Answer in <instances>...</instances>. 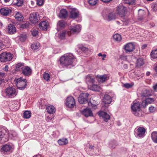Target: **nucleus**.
I'll return each instance as SVG.
<instances>
[{"label":"nucleus","mask_w":157,"mask_h":157,"mask_svg":"<svg viewBox=\"0 0 157 157\" xmlns=\"http://www.w3.org/2000/svg\"><path fill=\"white\" fill-rule=\"evenodd\" d=\"M149 110L150 113H153L156 111V108L153 106H151L149 108Z\"/></svg>","instance_id":"45"},{"label":"nucleus","mask_w":157,"mask_h":157,"mask_svg":"<svg viewBox=\"0 0 157 157\" xmlns=\"http://www.w3.org/2000/svg\"><path fill=\"white\" fill-rule=\"evenodd\" d=\"M40 44L38 42L35 43L31 45V48L32 50H36L40 49Z\"/></svg>","instance_id":"30"},{"label":"nucleus","mask_w":157,"mask_h":157,"mask_svg":"<svg viewBox=\"0 0 157 157\" xmlns=\"http://www.w3.org/2000/svg\"><path fill=\"white\" fill-rule=\"evenodd\" d=\"M124 48L126 53H129L133 51L135 48V46L132 43L127 44L124 46Z\"/></svg>","instance_id":"10"},{"label":"nucleus","mask_w":157,"mask_h":157,"mask_svg":"<svg viewBox=\"0 0 157 157\" xmlns=\"http://www.w3.org/2000/svg\"><path fill=\"white\" fill-rule=\"evenodd\" d=\"M31 113L29 111H25L23 113V118L25 119H29L31 117Z\"/></svg>","instance_id":"33"},{"label":"nucleus","mask_w":157,"mask_h":157,"mask_svg":"<svg viewBox=\"0 0 157 157\" xmlns=\"http://www.w3.org/2000/svg\"><path fill=\"white\" fill-rule=\"evenodd\" d=\"M65 104L66 106L69 108H73L75 105V103L74 98L72 96L68 97Z\"/></svg>","instance_id":"11"},{"label":"nucleus","mask_w":157,"mask_h":157,"mask_svg":"<svg viewBox=\"0 0 157 157\" xmlns=\"http://www.w3.org/2000/svg\"><path fill=\"white\" fill-rule=\"evenodd\" d=\"M82 114L86 117H91L93 116V113L91 109L89 108H86L82 111Z\"/></svg>","instance_id":"22"},{"label":"nucleus","mask_w":157,"mask_h":157,"mask_svg":"<svg viewBox=\"0 0 157 157\" xmlns=\"http://www.w3.org/2000/svg\"><path fill=\"white\" fill-rule=\"evenodd\" d=\"M153 10L155 11L157 10V5L155 4L154 5V6H153Z\"/></svg>","instance_id":"54"},{"label":"nucleus","mask_w":157,"mask_h":157,"mask_svg":"<svg viewBox=\"0 0 157 157\" xmlns=\"http://www.w3.org/2000/svg\"><path fill=\"white\" fill-rule=\"evenodd\" d=\"M112 100L111 97L108 94H106L104 96L102 102L105 104H109L111 103Z\"/></svg>","instance_id":"21"},{"label":"nucleus","mask_w":157,"mask_h":157,"mask_svg":"<svg viewBox=\"0 0 157 157\" xmlns=\"http://www.w3.org/2000/svg\"><path fill=\"white\" fill-rule=\"evenodd\" d=\"M86 81L88 87L92 84L94 83V78L90 75H88L86 77Z\"/></svg>","instance_id":"13"},{"label":"nucleus","mask_w":157,"mask_h":157,"mask_svg":"<svg viewBox=\"0 0 157 157\" xmlns=\"http://www.w3.org/2000/svg\"><path fill=\"white\" fill-rule=\"evenodd\" d=\"M144 64V62L143 59L142 58L138 59L136 61V66L140 67L143 66Z\"/></svg>","instance_id":"32"},{"label":"nucleus","mask_w":157,"mask_h":157,"mask_svg":"<svg viewBox=\"0 0 157 157\" xmlns=\"http://www.w3.org/2000/svg\"><path fill=\"white\" fill-rule=\"evenodd\" d=\"M24 66V63H19L17 64L16 65V70L18 71L20 70V69H21V70L23 68Z\"/></svg>","instance_id":"35"},{"label":"nucleus","mask_w":157,"mask_h":157,"mask_svg":"<svg viewBox=\"0 0 157 157\" xmlns=\"http://www.w3.org/2000/svg\"><path fill=\"white\" fill-rule=\"evenodd\" d=\"M36 3L39 6H42L44 2V0H36Z\"/></svg>","instance_id":"43"},{"label":"nucleus","mask_w":157,"mask_h":157,"mask_svg":"<svg viewBox=\"0 0 157 157\" xmlns=\"http://www.w3.org/2000/svg\"><path fill=\"white\" fill-rule=\"evenodd\" d=\"M114 40L117 41H120L121 40V37L120 35L118 34H116L113 36Z\"/></svg>","instance_id":"34"},{"label":"nucleus","mask_w":157,"mask_h":157,"mask_svg":"<svg viewBox=\"0 0 157 157\" xmlns=\"http://www.w3.org/2000/svg\"><path fill=\"white\" fill-rule=\"evenodd\" d=\"M148 105L154 102V99L152 98H147L145 99Z\"/></svg>","instance_id":"41"},{"label":"nucleus","mask_w":157,"mask_h":157,"mask_svg":"<svg viewBox=\"0 0 157 157\" xmlns=\"http://www.w3.org/2000/svg\"><path fill=\"white\" fill-rule=\"evenodd\" d=\"M29 26V23H26L25 24H23L21 25V28L23 29H26L28 28Z\"/></svg>","instance_id":"44"},{"label":"nucleus","mask_w":157,"mask_h":157,"mask_svg":"<svg viewBox=\"0 0 157 157\" xmlns=\"http://www.w3.org/2000/svg\"><path fill=\"white\" fill-rule=\"evenodd\" d=\"M88 2L90 5L94 6L96 4L97 0H89Z\"/></svg>","instance_id":"42"},{"label":"nucleus","mask_w":157,"mask_h":157,"mask_svg":"<svg viewBox=\"0 0 157 157\" xmlns=\"http://www.w3.org/2000/svg\"><path fill=\"white\" fill-rule=\"evenodd\" d=\"M47 112L48 113L50 114H53L56 111L55 107L53 105L48 106L46 108Z\"/></svg>","instance_id":"25"},{"label":"nucleus","mask_w":157,"mask_h":157,"mask_svg":"<svg viewBox=\"0 0 157 157\" xmlns=\"http://www.w3.org/2000/svg\"><path fill=\"white\" fill-rule=\"evenodd\" d=\"M154 70L156 72H157V65L154 68Z\"/></svg>","instance_id":"61"},{"label":"nucleus","mask_w":157,"mask_h":157,"mask_svg":"<svg viewBox=\"0 0 157 157\" xmlns=\"http://www.w3.org/2000/svg\"><path fill=\"white\" fill-rule=\"evenodd\" d=\"M98 81L99 83H102L104 82L107 78V76L106 75L98 76Z\"/></svg>","instance_id":"27"},{"label":"nucleus","mask_w":157,"mask_h":157,"mask_svg":"<svg viewBox=\"0 0 157 157\" xmlns=\"http://www.w3.org/2000/svg\"><path fill=\"white\" fill-rule=\"evenodd\" d=\"M17 5L18 6H20L22 5L23 3V0H17Z\"/></svg>","instance_id":"50"},{"label":"nucleus","mask_w":157,"mask_h":157,"mask_svg":"<svg viewBox=\"0 0 157 157\" xmlns=\"http://www.w3.org/2000/svg\"><path fill=\"white\" fill-rule=\"evenodd\" d=\"M151 57L153 59L157 58V49L153 50L151 53Z\"/></svg>","instance_id":"38"},{"label":"nucleus","mask_w":157,"mask_h":157,"mask_svg":"<svg viewBox=\"0 0 157 157\" xmlns=\"http://www.w3.org/2000/svg\"><path fill=\"white\" fill-rule=\"evenodd\" d=\"M98 153H97V154H99V153H100V152H101V149H100V148H98Z\"/></svg>","instance_id":"63"},{"label":"nucleus","mask_w":157,"mask_h":157,"mask_svg":"<svg viewBox=\"0 0 157 157\" xmlns=\"http://www.w3.org/2000/svg\"><path fill=\"white\" fill-rule=\"evenodd\" d=\"M116 18V15L115 13H109L108 15L107 20L110 21L115 19Z\"/></svg>","instance_id":"28"},{"label":"nucleus","mask_w":157,"mask_h":157,"mask_svg":"<svg viewBox=\"0 0 157 157\" xmlns=\"http://www.w3.org/2000/svg\"><path fill=\"white\" fill-rule=\"evenodd\" d=\"M126 9L125 7L122 5H119L117 7V13L121 17H124L125 15Z\"/></svg>","instance_id":"12"},{"label":"nucleus","mask_w":157,"mask_h":157,"mask_svg":"<svg viewBox=\"0 0 157 157\" xmlns=\"http://www.w3.org/2000/svg\"><path fill=\"white\" fill-rule=\"evenodd\" d=\"M43 77L44 80L48 81L49 80L50 75L48 73L44 72L43 74Z\"/></svg>","instance_id":"36"},{"label":"nucleus","mask_w":157,"mask_h":157,"mask_svg":"<svg viewBox=\"0 0 157 157\" xmlns=\"http://www.w3.org/2000/svg\"><path fill=\"white\" fill-rule=\"evenodd\" d=\"M5 80L4 79L0 78V85H3L5 82Z\"/></svg>","instance_id":"51"},{"label":"nucleus","mask_w":157,"mask_h":157,"mask_svg":"<svg viewBox=\"0 0 157 157\" xmlns=\"http://www.w3.org/2000/svg\"><path fill=\"white\" fill-rule=\"evenodd\" d=\"M94 147V146H93V145H90L89 147V148L90 149H93Z\"/></svg>","instance_id":"60"},{"label":"nucleus","mask_w":157,"mask_h":157,"mask_svg":"<svg viewBox=\"0 0 157 157\" xmlns=\"http://www.w3.org/2000/svg\"><path fill=\"white\" fill-rule=\"evenodd\" d=\"M98 114L100 117L103 119L105 122H107L110 119V116L106 112L102 111H100L98 113Z\"/></svg>","instance_id":"15"},{"label":"nucleus","mask_w":157,"mask_h":157,"mask_svg":"<svg viewBox=\"0 0 157 157\" xmlns=\"http://www.w3.org/2000/svg\"><path fill=\"white\" fill-rule=\"evenodd\" d=\"M5 73H4L0 72V78L1 77L4 76L5 75Z\"/></svg>","instance_id":"57"},{"label":"nucleus","mask_w":157,"mask_h":157,"mask_svg":"<svg viewBox=\"0 0 157 157\" xmlns=\"http://www.w3.org/2000/svg\"><path fill=\"white\" fill-rule=\"evenodd\" d=\"M15 83L19 89L23 90L26 87L27 81L26 79H23L22 78L20 77L17 79Z\"/></svg>","instance_id":"2"},{"label":"nucleus","mask_w":157,"mask_h":157,"mask_svg":"<svg viewBox=\"0 0 157 157\" xmlns=\"http://www.w3.org/2000/svg\"><path fill=\"white\" fill-rule=\"evenodd\" d=\"M40 20L39 14L38 13H33L30 15L29 20L31 23L36 24Z\"/></svg>","instance_id":"8"},{"label":"nucleus","mask_w":157,"mask_h":157,"mask_svg":"<svg viewBox=\"0 0 157 157\" xmlns=\"http://www.w3.org/2000/svg\"><path fill=\"white\" fill-rule=\"evenodd\" d=\"M57 24L58 27L63 28L65 26V22L63 20L59 21H58Z\"/></svg>","instance_id":"39"},{"label":"nucleus","mask_w":157,"mask_h":157,"mask_svg":"<svg viewBox=\"0 0 157 157\" xmlns=\"http://www.w3.org/2000/svg\"><path fill=\"white\" fill-rule=\"evenodd\" d=\"M89 89L94 91H99L101 90L100 86L94 83L92 84L88 87Z\"/></svg>","instance_id":"23"},{"label":"nucleus","mask_w":157,"mask_h":157,"mask_svg":"<svg viewBox=\"0 0 157 157\" xmlns=\"http://www.w3.org/2000/svg\"><path fill=\"white\" fill-rule=\"evenodd\" d=\"M81 26L79 25L71 26L70 28V31L67 32V35L70 36L71 35L77 34L81 30Z\"/></svg>","instance_id":"5"},{"label":"nucleus","mask_w":157,"mask_h":157,"mask_svg":"<svg viewBox=\"0 0 157 157\" xmlns=\"http://www.w3.org/2000/svg\"><path fill=\"white\" fill-rule=\"evenodd\" d=\"M150 72L149 71L147 72L146 73V75L147 76H149L150 75Z\"/></svg>","instance_id":"62"},{"label":"nucleus","mask_w":157,"mask_h":157,"mask_svg":"<svg viewBox=\"0 0 157 157\" xmlns=\"http://www.w3.org/2000/svg\"><path fill=\"white\" fill-rule=\"evenodd\" d=\"M4 130L3 128L0 127V143L1 142L2 138L3 137L5 134L4 133Z\"/></svg>","instance_id":"40"},{"label":"nucleus","mask_w":157,"mask_h":157,"mask_svg":"<svg viewBox=\"0 0 157 157\" xmlns=\"http://www.w3.org/2000/svg\"><path fill=\"white\" fill-rule=\"evenodd\" d=\"M131 109V111L133 114L136 116H139V112L141 110L140 104L139 102H137L132 103Z\"/></svg>","instance_id":"4"},{"label":"nucleus","mask_w":157,"mask_h":157,"mask_svg":"<svg viewBox=\"0 0 157 157\" xmlns=\"http://www.w3.org/2000/svg\"><path fill=\"white\" fill-rule=\"evenodd\" d=\"M81 49L82 51L85 53H87L88 51V48L83 46L81 48Z\"/></svg>","instance_id":"48"},{"label":"nucleus","mask_w":157,"mask_h":157,"mask_svg":"<svg viewBox=\"0 0 157 157\" xmlns=\"http://www.w3.org/2000/svg\"><path fill=\"white\" fill-rule=\"evenodd\" d=\"M79 15V13L78 10L76 9H72L70 12V17L75 18L78 17Z\"/></svg>","instance_id":"20"},{"label":"nucleus","mask_w":157,"mask_h":157,"mask_svg":"<svg viewBox=\"0 0 157 157\" xmlns=\"http://www.w3.org/2000/svg\"><path fill=\"white\" fill-rule=\"evenodd\" d=\"M67 16V12L65 9L61 10L59 14V17L61 18H66Z\"/></svg>","instance_id":"24"},{"label":"nucleus","mask_w":157,"mask_h":157,"mask_svg":"<svg viewBox=\"0 0 157 157\" xmlns=\"http://www.w3.org/2000/svg\"><path fill=\"white\" fill-rule=\"evenodd\" d=\"M89 94L88 93H82L80 94L78 98L79 102L81 104H85L88 102V97Z\"/></svg>","instance_id":"7"},{"label":"nucleus","mask_w":157,"mask_h":157,"mask_svg":"<svg viewBox=\"0 0 157 157\" xmlns=\"http://www.w3.org/2000/svg\"><path fill=\"white\" fill-rule=\"evenodd\" d=\"M6 95L10 98H12L17 95V92L16 90L13 87L6 88L4 90Z\"/></svg>","instance_id":"3"},{"label":"nucleus","mask_w":157,"mask_h":157,"mask_svg":"<svg viewBox=\"0 0 157 157\" xmlns=\"http://www.w3.org/2000/svg\"><path fill=\"white\" fill-rule=\"evenodd\" d=\"M103 2L105 3H107L110 2L112 0H101Z\"/></svg>","instance_id":"58"},{"label":"nucleus","mask_w":157,"mask_h":157,"mask_svg":"<svg viewBox=\"0 0 157 157\" xmlns=\"http://www.w3.org/2000/svg\"><path fill=\"white\" fill-rule=\"evenodd\" d=\"M147 46L146 44L143 45L142 47L143 49H144L147 47Z\"/></svg>","instance_id":"64"},{"label":"nucleus","mask_w":157,"mask_h":157,"mask_svg":"<svg viewBox=\"0 0 157 157\" xmlns=\"http://www.w3.org/2000/svg\"><path fill=\"white\" fill-rule=\"evenodd\" d=\"M98 56L99 57L102 56L104 58H105L106 56V55L105 54H104L102 55L101 53H99L98 54Z\"/></svg>","instance_id":"53"},{"label":"nucleus","mask_w":157,"mask_h":157,"mask_svg":"<svg viewBox=\"0 0 157 157\" xmlns=\"http://www.w3.org/2000/svg\"><path fill=\"white\" fill-rule=\"evenodd\" d=\"M15 17L17 20L19 21H23L24 19L23 16L21 13L19 12H17L16 13L15 16Z\"/></svg>","instance_id":"29"},{"label":"nucleus","mask_w":157,"mask_h":157,"mask_svg":"<svg viewBox=\"0 0 157 157\" xmlns=\"http://www.w3.org/2000/svg\"><path fill=\"white\" fill-rule=\"evenodd\" d=\"M88 105L89 106H91L94 109H95L97 108V105L93 104L91 102H88Z\"/></svg>","instance_id":"46"},{"label":"nucleus","mask_w":157,"mask_h":157,"mask_svg":"<svg viewBox=\"0 0 157 157\" xmlns=\"http://www.w3.org/2000/svg\"><path fill=\"white\" fill-rule=\"evenodd\" d=\"M153 88L155 91H156L157 90V83L153 86Z\"/></svg>","instance_id":"55"},{"label":"nucleus","mask_w":157,"mask_h":157,"mask_svg":"<svg viewBox=\"0 0 157 157\" xmlns=\"http://www.w3.org/2000/svg\"><path fill=\"white\" fill-rule=\"evenodd\" d=\"M11 148V146L8 144H5L2 146L1 151L2 152L6 153L10 152Z\"/></svg>","instance_id":"19"},{"label":"nucleus","mask_w":157,"mask_h":157,"mask_svg":"<svg viewBox=\"0 0 157 157\" xmlns=\"http://www.w3.org/2000/svg\"><path fill=\"white\" fill-rule=\"evenodd\" d=\"M1 14L5 16H7L11 13V10L10 9L7 7H5L1 8L0 10Z\"/></svg>","instance_id":"17"},{"label":"nucleus","mask_w":157,"mask_h":157,"mask_svg":"<svg viewBox=\"0 0 157 157\" xmlns=\"http://www.w3.org/2000/svg\"><path fill=\"white\" fill-rule=\"evenodd\" d=\"M3 46V43L1 42H0V50H1Z\"/></svg>","instance_id":"59"},{"label":"nucleus","mask_w":157,"mask_h":157,"mask_svg":"<svg viewBox=\"0 0 157 157\" xmlns=\"http://www.w3.org/2000/svg\"><path fill=\"white\" fill-rule=\"evenodd\" d=\"M13 56L10 53H2L0 54V61L2 62L9 61L12 59Z\"/></svg>","instance_id":"6"},{"label":"nucleus","mask_w":157,"mask_h":157,"mask_svg":"<svg viewBox=\"0 0 157 157\" xmlns=\"http://www.w3.org/2000/svg\"><path fill=\"white\" fill-rule=\"evenodd\" d=\"M67 31H63L61 33L59 36V38L61 39H64L65 38V35L66 34L67 35Z\"/></svg>","instance_id":"37"},{"label":"nucleus","mask_w":157,"mask_h":157,"mask_svg":"<svg viewBox=\"0 0 157 157\" xmlns=\"http://www.w3.org/2000/svg\"><path fill=\"white\" fill-rule=\"evenodd\" d=\"M38 34V31L36 29H33L32 31V34L33 36H35Z\"/></svg>","instance_id":"47"},{"label":"nucleus","mask_w":157,"mask_h":157,"mask_svg":"<svg viewBox=\"0 0 157 157\" xmlns=\"http://www.w3.org/2000/svg\"><path fill=\"white\" fill-rule=\"evenodd\" d=\"M7 31L9 34H12L16 32V29L15 25L13 24H9L7 27Z\"/></svg>","instance_id":"16"},{"label":"nucleus","mask_w":157,"mask_h":157,"mask_svg":"<svg viewBox=\"0 0 157 157\" xmlns=\"http://www.w3.org/2000/svg\"><path fill=\"white\" fill-rule=\"evenodd\" d=\"M32 70L28 66L24 67L22 70V73L25 76H29L32 74Z\"/></svg>","instance_id":"14"},{"label":"nucleus","mask_w":157,"mask_h":157,"mask_svg":"<svg viewBox=\"0 0 157 157\" xmlns=\"http://www.w3.org/2000/svg\"><path fill=\"white\" fill-rule=\"evenodd\" d=\"M151 137L152 141L155 143H157V132H152L151 134Z\"/></svg>","instance_id":"26"},{"label":"nucleus","mask_w":157,"mask_h":157,"mask_svg":"<svg viewBox=\"0 0 157 157\" xmlns=\"http://www.w3.org/2000/svg\"><path fill=\"white\" fill-rule=\"evenodd\" d=\"M124 86L126 88H129L132 86V85L129 83H125L124 84Z\"/></svg>","instance_id":"52"},{"label":"nucleus","mask_w":157,"mask_h":157,"mask_svg":"<svg viewBox=\"0 0 157 157\" xmlns=\"http://www.w3.org/2000/svg\"><path fill=\"white\" fill-rule=\"evenodd\" d=\"M146 131L145 128L139 127L135 131V133L137 137L143 138L145 136Z\"/></svg>","instance_id":"9"},{"label":"nucleus","mask_w":157,"mask_h":157,"mask_svg":"<svg viewBox=\"0 0 157 157\" xmlns=\"http://www.w3.org/2000/svg\"><path fill=\"white\" fill-rule=\"evenodd\" d=\"M49 23L46 21L41 22L39 24V28L41 30L45 31L47 29L49 26Z\"/></svg>","instance_id":"18"},{"label":"nucleus","mask_w":157,"mask_h":157,"mask_svg":"<svg viewBox=\"0 0 157 157\" xmlns=\"http://www.w3.org/2000/svg\"><path fill=\"white\" fill-rule=\"evenodd\" d=\"M75 61V57L71 53L64 54L60 57L59 60L60 64L66 67L71 65L73 66V63Z\"/></svg>","instance_id":"1"},{"label":"nucleus","mask_w":157,"mask_h":157,"mask_svg":"<svg viewBox=\"0 0 157 157\" xmlns=\"http://www.w3.org/2000/svg\"><path fill=\"white\" fill-rule=\"evenodd\" d=\"M8 67L6 65V66L5 67L3 68V70L6 71H8Z\"/></svg>","instance_id":"56"},{"label":"nucleus","mask_w":157,"mask_h":157,"mask_svg":"<svg viewBox=\"0 0 157 157\" xmlns=\"http://www.w3.org/2000/svg\"><path fill=\"white\" fill-rule=\"evenodd\" d=\"M147 105H148V104H147V102L145 100L142 101V103H141V105H142V106H143V107H144V108Z\"/></svg>","instance_id":"49"},{"label":"nucleus","mask_w":157,"mask_h":157,"mask_svg":"<svg viewBox=\"0 0 157 157\" xmlns=\"http://www.w3.org/2000/svg\"><path fill=\"white\" fill-rule=\"evenodd\" d=\"M58 143L59 145H65L68 144V141L67 139L63 138L59 140L58 141Z\"/></svg>","instance_id":"31"}]
</instances>
